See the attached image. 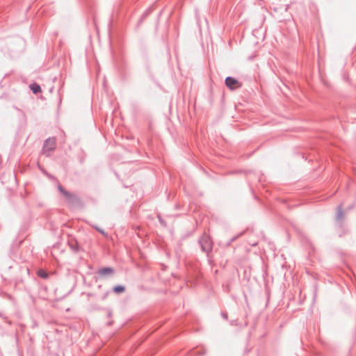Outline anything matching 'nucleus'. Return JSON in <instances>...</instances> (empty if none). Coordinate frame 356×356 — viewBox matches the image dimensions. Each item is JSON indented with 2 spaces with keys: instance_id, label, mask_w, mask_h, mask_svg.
I'll return each instance as SVG.
<instances>
[{
  "instance_id": "0eeeda50",
  "label": "nucleus",
  "mask_w": 356,
  "mask_h": 356,
  "mask_svg": "<svg viewBox=\"0 0 356 356\" xmlns=\"http://www.w3.org/2000/svg\"><path fill=\"white\" fill-rule=\"evenodd\" d=\"M125 290L124 287L123 286H116L113 288L114 292L116 293H120L124 292Z\"/></svg>"
},
{
  "instance_id": "1a4fd4ad",
  "label": "nucleus",
  "mask_w": 356,
  "mask_h": 356,
  "mask_svg": "<svg viewBox=\"0 0 356 356\" xmlns=\"http://www.w3.org/2000/svg\"><path fill=\"white\" fill-rule=\"evenodd\" d=\"M337 216V219H338V220H341V219H342V218H343V211H342V210H341V208H339V209H338Z\"/></svg>"
},
{
  "instance_id": "39448f33",
  "label": "nucleus",
  "mask_w": 356,
  "mask_h": 356,
  "mask_svg": "<svg viewBox=\"0 0 356 356\" xmlns=\"http://www.w3.org/2000/svg\"><path fill=\"white\" fill-rule=\"evenodd\" d=\"M56 148V140L54 138H48L46 140V150L52 151Z\"/></svg>"
},
{
  "instance_id": "423d86ee",
  "label": "nucleus",
  "mask_w": 356,
  "mask_h": 356,
  "mask_svg": "<svg viewBox=\"0 0 356 356\" xmlns=\"http://www.w3.org/2000/svg\"><path fill=\"white\" fill-rule=\"evenodd\" d=\"M29 88L32 90L33 94H37L38 92H42L40 86L36 83H31L29 85Z\"/></svg>"
},
{
  "instance_id": "f8f14e48",
  "label": "nucleus",
  "mask_w": 356,
  "mask_h": 356,
  "mask_svg": "<svg viewBox=\"0 0 356 356\" xmlns=\"http://www.w3.org/2000/svg\"><path fill=\"white\" fill-rule=\"evenodd\" d=\"M44 144L42 145V149H41V154H44Z\"/></svg>"
},
{
  "instance_id": "ddd939ff",
  "label": "nucleus",
  "mask_w": 356,
  "mask_h": 356,
  "mask_svg": "<svg viewBox=\"0 0 356 356\" xmlns=\"http://www.w3.org/2000/svg\"><path fill=\"white\" fill-rule=\"evenodd\" d=\"M0 317H3V314L0 313Z\"/></svg>"
},
{
  "instance_id": "6e6552de",
  "label": "nucleus",
  "mask_w": 356,
  "mask_h": 356,
  "mask_svg": "<svg viewBox=\"0 0 356 356\" xmlns=\"http://www.w3.org/2000/svg\"><path fill=\"white\" fill-rule=\"evenodd\" d=\"M113 273V269L111 268H105L102 270H100V273L102 275H106V274H111Z\"/></svg>"
},
{
  "instance_id": "20e7f679",
  "label": "nucleus",
  "mask_w": 356,
  "mask_h": 356,
  "mask_svg": "<svg viewBox=\"0 0 356 356\" xmlns=\"http://www.w3.org/2000/svg\"><path fill=\"white\" fill-rule=\"evenodd\" d=\"M200 243L202 244V247L204 251L209 252V250H211V243L207 237L202 238Z\"/></svg>"
},
{
  "instance_id": "f03ea898",
  "label": "nucleus",
  "mask_w": 356,
  "mask_h": 356,
  "mask_svg": "<svg viewBox=\"0 0 356 356\" xmlns=\"http://www.w3.org/2000/svg\"><path fill=\"white\" fill-rule=\"evenodd\" d=\"M58 189L70 202L75 203L79 202V197L75 194L67 191L61 186H59Z\"/></svg>"
},
{
  "instance_id": "f257e3e1",
  "label": "nucleus",
  "mask_w": 356,
  "mask_h": 356,
  "mask_svg": "<svg viewBox=\"0 0 356 356\" xmlns=\"http://www.w3.org/2000/svg\"><path fill=\"white\" fill-rule=\"evenodd\" d=\"M58 189L70 202L75 203L79 202V197L75 194L67 191L61 186H59Z\"/></svg>"
},
{
  "instance_id": "9d476101",
  "label": "nucleus",
  "mask_w": 356,
  "mask_h": 356,
  "mask_svg": "<svg viewBox=\"0 0 356 356\" xmlns=\"http://www.w3.org/2000/svg\"><path fill=\"white\" fill-rule=\"evenodd\" d=\"M38 276H40L41 278H43L44 279V269H40L38 271Z\"/></svg>"
},
{
  "instance_id": "7ed1b4c3",
  "label": "nucleus",
  "mask_w": 356,
  "mask_h": 356,
  "mask_svg": "<svg viewBox=\"0 0 356 356\" xmlns=\"http://www.w3.org/2000/svg\"><path fill=\"white\" fill-rule=\"evenodd\" d=\"M225 84L231 90H234L241 86V83L238 80L229 76L225 79Z\"/></svg>"
},
{
  "instance_id": "9b49d317",
  "label": "nucleus",
  "mask_w": 356,
  "mask_h": 356,
  "mask_svg": "<svg viewBox=\"0 0 356 356\" xmlns=\"http://www.w3.org/2000/svg\"><path fill=\"white\" fill-rule=\"evenodd\" d=\"M38 167L40 168V169L41 170V171L44 173V168H43L39 163H38Z\"/></svg>"
}]
</instances>
